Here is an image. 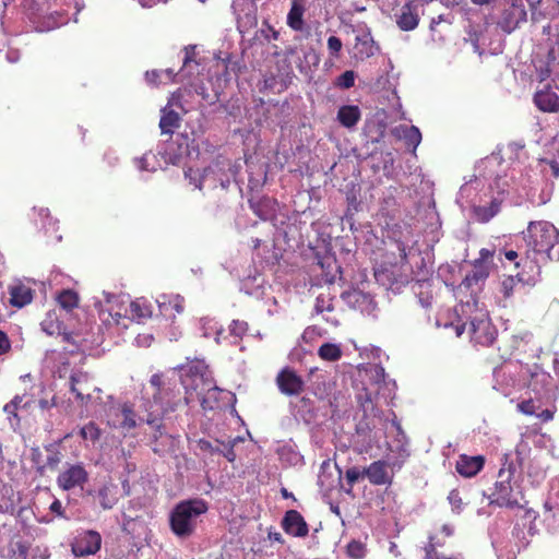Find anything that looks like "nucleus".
Here are the masks:
<instances>
[{
    "label": "nucleus",
    "instance_id": "52",
    "mask_svg": "<svg viewBox=\"0 0 559 559\" xmlns=\"http://www.w3.org/2000/svg\"><path fill=\"white\" fill-rule=\"evenodd\" d=\"M189 154V144L187 142V139H182V142L178 145V153L171 154L170 152H167L168 162L173 165H177L181 162V158L183 155Z\"/></svg>",
    "mask_w": 559,
    "mask_h": 559
},
{
    "label": "nucleus",
    "instance_id": "31",
    "mask_svg": "<svg viewBox=\"0 0 559 559\" xmlns=\"http://www.w3.org/2000/svg\"><path fill=\"white\" fill-rule=\"evenodd\" d=\"M374 277L378 283H380L383 286H386L388 289L394 292L399 290L402 286H404L407 283L406 277H395L393 270L390 269L376 270Z\"/></svg>",
    "mask_w": 559,
    "mask_h": 559
},
{
    "label": "nucleus",
    "instance_id": "28",
    "mask_svg": "<svg viewBox=\"0 0 559 559\" xmlns=\"http://www.w3.org/2000/svg\"><path fill=\"white\" fill-rule=\"evenodd\" d=\"M484 465L483 456H460L456 462V471L464 477L475 476Z\"/></svg>",
    "mask_w": 559,
    "mask_h": 559
},
{
    "label": "nucleus",
    "instance_id": "17",
    "mask_svg": "<svg viewBox=\"0 0 559 559\" xmlns=\"http://www.w3.org/2000/svg\"><path fill=\"white\" fill-rule=\"evenodd\" d=\"M88 479V473L82 464L69 465L59 474L57 483L63 490H71L75 487H82Z\"/></svg>",
    "mask_w": 559,
    "mask_h": 559
},
{
    "label": "nucleus",
    "instance_id": "22",
    "mask_svg": "<svg viewBox=\"0 0 559 559\" xmlns=\"http://www.w3.org/2000/svg\"><path fill=\"white\" fill-rule=\"evenodd\" d=\"M156 304L160 314L168 319L183 311V298L179 295L162 294L157 296Z\"/></svg>",
    "mask_w": 559,
    "mask_h": 559
},
{
    "label": "nucleus",
    "instance_id": "5",
    "mask_svg": "<svg viewBox=\"0 0 559 559\" xmlns=\"http://www.w3.org/2000/svg\"><path fill=\"white\" fill-rule=\"evenodd\" d=\"M207 510V503L201 498L180 501L169 514L171 532L179 538L190 537L197 530L200 516Z\"/></svg>",
    "mask_w": 559,
    "mask_h": 559
},
{
    "label": "nucleus",
    "instance_id": "43",
    "mask_svg": "<svg viewBox=\"0 0 559 559\" xmlns=\"http://www.w3.org/2000/svg\"><path fill=\"white\" fill-rule=\"evenodd\" d=\"M59 306L66 311H71L79 305V296L71 289L62 290L57 298Z\"/></svg>",
    "mask_w": 559,
    "mask_h": 559
},
{
    "label": "nucleus",
    "instance_id": "34",
    "mask_svg": "<svg viewBox=\"0 0 559 559\" xmlns=\"http://www.w3.org/2000/svg\"><path fill=\"white\" fill-rule=\"evenodd\" d=\"M360 119V109L356 105L342 106L337 111V120L345 128H353Z\"/></svg>",
    "mask_w": 559,
    "mask_h": 559
},
{
    "label": "nucleus",
    "instance_id": "41",
    "mask_svg": "<svg viewBox=\"0 0 559 559\" xmlns=\"http://www.w3.org/2000/svg\"><path fill=\"white\" fill-rule=\"evenodd\" d=\"M365 373L368 377V379L371 381V384L378 385V389H380L381 383L386 385L385 371L381 365H378V364L367 365L365 367Z\"/></svg>",
    "mask_w": 559,
    "mask_h": 559
},
{
    "label": "nucleus",
    "instance_id": "18",
    "mask_svg": "<svg viewBox=\"0 0 559 559\" xmlns=\"http://www.w3.org/2000/svg\"><path fill=\"white\" fill-rule=\"evenodd\" d=\"M281 393L285 395H298L304 391V380L289 368L283 369L276 378Z\"/></svg>",
    "mask_w": 559,
    "mask_h": 559
},
{
    "label": "nucleus",
    "instance_id": "6",
    "mask_svg": "<svg viewBox=\"0 0 559 559\" xmlns=\"http://www.w3.org/2000/svg\"><path fill=\"white\" fill-rule=\"evenodd\" d=\"M22 10L37 32H48L68 22L64 10L50 0H22Z\"/></svg>",
    "mask_w": 559,
    "mask_h": 559
},
{
    "label": "nucleus",
    "instance_id": "51",
    "mask_svg": "<svg viewBox=\"0 0 559 559\" xmlns=\"http://www.w3.org/2000/svg\"><path fill=\"white\" fill-rule=\"evenodd\" d=\"M404 141L407 146H412L413 151H415L416 147L421 142V133H420L419 129L415 126H411V129H408V131L404 138Z\"/></svg>",
    "mask_w": 559,
    "mask_h": 559
},
{
    "label": "nucleus",
    "instance_id": "64",
    "mask_svg": "<svg viewBox=\"0 0 559 559\" xmlns=\"http://www.w3.org/2000/svg\"><path fill=\"white\" fill-rule=\"evenodd\" d=\"M261 33L269 40L270 39L277 40L280 37V33L276 29H274L271 25H269L267 23L263 24V26L261 28Z\"/></svg>",
    "mask_w": 559,
    "mask_h": 559
},
{
    "label": "nucleus",
    "instance_id": "56",
    "mask_svg": "<svg viewBox=\"0 0 559 559\" xmlns=\"http://www.w3.org/2000/svg\"><path fill=\"white\" fill-rule=\"evenodd\" d=\"M539 165L542 166V171H549L555 178L559 177V162L555 159H540Z\"/></svg>",
    "mask_w": 559,
    "mask_h": 559
},
{
    "label": "nucleus",
    "instance_id": "4",
    "mask_svg": "<svg viewBox=\"0 0 559 559\" xmlns=\"http://www.w3.org/2000/svg\"><path fill=\"white\" fill-rule=\"evenodd\" d=\"M539 53H534L533 64L536 69V79L538 80V86L533 96L535 106L543 112H557L559 111V95L554 90L551 83H556V79L552 75L555 73V56L550 47L546 48V61L538 59ZM555 88H558L555 84Z\"/></svg>",
    "mask_w": 559,
    "mask_h": 559
},
{
    "label": "nucleus",
    "instance_id": "38",
    "mask_svg": "<svg viewBox=\"0 0 559 559\" xmlns=\"http://www.w3.org/2000/svg\"><path fill=\"white\" fill-rule=\"evenodd\" d=\"M127 307L132 319L143 320L152 316V305L144 298L131 301Z\"/></svg>",
    "mask_w": 559,
    "mask_h": 559
},
{
    "label": "nucleus",
    "instance_id": "8",
    "mask_svg": "<svg viewBox=\"0 0 559 559\" xmlns=\"http://www.w3.org/2000/svg\"><path fill=\"white\" fill-rule=\"evenodd\" d=\"M102 321L106 324L119 325L128 313L124 296L103 292L102 298L95 301Z\"/></svg>",
    "mask_w": 559,
    "mask_h": 559
},
{
    "label": "nucleus",
    "instance_id": "16",
    "mask_svg": "<svg viewBox=\"0 0 559 559\" xmlns=\"http://www.w3.org/2000/svg\"><path fill=\"white\" fill-rule=\"evenodd\" d=\"M355 36V45L353 56L358 61H364L374 56L379 47L373 40L370 29L367 26L358 28Z\"/></svg>",
    "mask_w": 559,
    "mask_h": 559
},
{
    "label": "nucleus",
    "instance_id": "61",
    "mask_svg": "<svg viewBox=\"0 0 559 559\" xmlns=\"http://www.w3.org/2000/svg\"><path fill=\"white\" fill-rule=\"evenodd\" d=\"M12 342L8 334L0 330V356L8 355L12 350Z\"/></svg>",
    "mask_w": 559,
    "mask_h": 559
},
{
    "label": "nucleus",
    "instance_id": "19",
    "mask_svg": "<svg viewBox=\"0 0 559 559\" xmlns=\"http://www.w3.org/2000/svg\"><path fill=\"white\" fill-rule=\"evenodd\" d=\"M395 17L396 24L402 31H413L419 24L420 9L413 1H408L402 5Z\"/></svg>",
    "mask_w": 559,
    "mask_h": 559
},
{
    "label": "nucleus",
    "instance_id": "35",
    "mask_svg": "<svg viewBox=\"0 0 559 559\" xmlns=\"http://www.w3.org/2000/svg\"><path fill=\"white\" fill-rule=\"evenodd\" d=\"M200 330L202 332V336L205 338L214 335V341L217 345L223 343V328L212 318L204 317L200 319Z\"/></svg>",
    "mask_w": 559,
    "mask_h": 559
},
{
    "label": "nucleus",
    "instance_id": "12",
    "mask_svg": "<svg viewBox=\"0 0 559 559\" xmlns=\"http://www.w3.org/2000/svg\"><path fill=\"white\" fill-rule=\"evenodd\" d=\"M341 297L349 308L358 310L364 316L371 318L378 316L377 302L369 293L354 288L342 293Z\"/></svg>",
    "mask_w": 559,
    "mask_h": 559
},
{
    "label": "nucleus",
    "instance_id": "62",
    "mask_svg": "<svg viewBox=\"0 0 559 559\" xmlns=\"http://www.w3.org/2000/svg\"><path fill=\"white\" fill-rule=\"evenodd\" d=\"M28 547L21 542H16L12 545V551L14 559H27Z\"/></svg>",
    "mask_w": 559,
    "mask_h": 559
},
{
    "label": "nucleus",
    "instance_id": "50",
    "mask_svg": "<svg viewBox=\"0 0 559 559\" xmlns=\"http://www.w3.org/2000/svg\"><path fill=\"white\" fill-rule=\"evenodd\" d=\"M81 437L84 440H90L92 442H95L100 437V430L94 423H88L80 430Z\"/></svg>",
    "mask_w": 559,
    "mask_h": 559
},
{
    "label": "nucleus",
    "instance_id": "44",
    "mask_svg": "<svg viewBox=\"0 0 559 559\" xmlns=\"http://www.w3.org/2000/svg\"><path fill=\"white\" fill-rule=\"evenodd\" d=\"M418 240L414 237L411 240H399L397 249L400 251L401 259L404 262H408L409 258L415 253H418L419 250L417 248Z\"/></svg>",
    "mask_w": 559,
    "mask_h": 559
},
{
    "label": "nucleus",
    "instance_id": "45",
    "mask_svg": "<svg viewBox=\"0 0 559 559\" xmlns=\"http://www.w3.org/2000/svg\"><path fill=\"white\" fill-rule=\"evenodd\" d=\"M248 324L245 321L234 320L229 325V335L224 340H229L230 344H237L246 334Z\"/></svg>",
    "mask_w": 559,
    "mask_h": 559
},
{
    "label": "nucleus",
    "instance_id": "53",
    "mask_svg": "<svg viewBox=\"0 0 559 559\" xmlns=\"http://www.w3.org/2000/svg\"><path fill=\"white\" fill-rule=\"evenodd\" d=\"M314 310L317 313L332 312L334 305L329 296L320 295L316 299Z\"/></svg>",
    "mask_w": 559,
    "mask_h": 559
},
{
    "label": "nucleus",
    "instance_id": "58",
    "mask_svg": "<svg viewBox=\"0 0 559 559\" xmlns=\"http://www.w3.org/2000/svg\"><path fill=\"white\" fill-rule=\"evenodd\" d=\"M38 216L41 219V227L45 228L48 231V227H52L55 229L56 221L50 217L49 210L40 207L37 210Z\"/></svg>",
    "mask_w": 559,
    "mask_h": 559
},
{
    "label": "nucleus",
    "instance_id": "10",
    "mask_svg": "<svg viewBox=\"0 0 559 559\" xmlns=\"http://www.w3.org/2000/svg\"><path fill=\"white\" fill-rule=\"evenodd\" d=\"M468 332L472 341L481 346H488L492 344L496 338L497 331L491 324L487 312L476 311V313L469 318Z\"/></svg>",
    "mask_w": 559,
    "mask_h": 559
},
{
    "label": "nucleus",
    "instance_id": "46",
    "mask_svg": "<svg viewBox=\"0 0 559 559\" xmlns=\"http://www.w3.org/2000/svg\"><path fill=\"white\" fill-rule=\"evenodd\" d=\"M366 477L365 468L360 469L356 466L349 467L345 473V480L347 483V488H345L346 493H352L354 485L361 478Z\"/></svg>",
    "mask_w": 559,
    "mask_h": 559
},
{
    "label": "nucleus",
    "instance_id": "29",
    "mask_svg": "<svg viewBox=\"0 0 559 559\" xmlns=\"http://www.w3.org/2000/svg\"><path fill=\"white\" fill-rule=\"evenodd\" d=\"M523 152V146L519 143H510L504 148L503 156L510 162L512 169L510 174V178L513 180L515 178V174L522 176V163L521 155ZM504 177H509L508 174Z\"/></svg>",
    "mask_w": 559,
    "mask_h": 559
},
{
    "label": "nucleus",
    "instance_id": "30",
    "mask_svg": "<svg viewBox=\"0 0 559 559\" xmlns=\"http://www.w3.org/2000/svg\"><path fill=\"white\" fill-rule=\"evenodd\" d=\"M480 185V179L475 178L474 180H471L469 182L464 183L457 193L456 202L460 204L461 207H465L467 205L474 206L476 204V191L478 190Z\"/></svg>",
    "mask_w": 559,
    "mask_h": 559
},
{
    "label": "nucleus",
    "instance_id": "23",
    "mask_svg": "<svg viewBox=\"0 0 559 559\" xmlns=\"http://www.w3.org/2000/svg\"><path fill=\"white\" fill-rule=\"evenodd\" d=\"M305 12L306 0H292V5L286 16L287 26L295 32H304L306 29Z\"/></svg>",
    "mask_w": 559,
    "mask_h": 559
},
{
    "label": "nucleus",
    "instance_id": "47",
    "mask_svg": "<svg viewBox=\"0 0 559 559\" xmlns=\"http://www.w3.org/2000/svg\"><path fill=\"white\" fill-rule=\"evenodd\" d=\"M46 450L48 452L46 462L43 466H38V471L40 473H43L45 468H50V469L57 468V466L61 462V457H62L61 453L59 451H57L53 445H49L48 448H46Z\"/></svg>",
    "mask_w": 559,
    "mask_h": 559
},
{
    "label": "nucleus",
    "instance_id": "32",
    "mask_svg": "<svg viewBox=\"0 0 559 559\" xmlns=\"http://www.w3.org/2000/svg\"><path fill=\"white\" fill-rule=\"evenodd\" d=\"M489 275V267L486 263L477 261L472 270L462 282V286L469 289L474 286H478L479 283H483Z\"/></svg>",
    "mask_w": 559,
    "mask_h": 559
},
{
    "label": "nucleus",
    "instance_id": "2",
    "mask_svg": "<svg viewBox=\"0 0 559 559\" xmlns=\"http://www.w3.org/2000/svg\"><path fill=\"white\" fill-rule=\"evenodd\" d=\"M526 438L542 431V425L552 420L556 413L551 376L537 364L526 377Z\"/></svg>",
    "mask_w": 559,
    "mask_h": 559
},
{
    "label": "nucleus",
    "instance_id": "59",
    "mask_svg": "<svg viewBox=\"0 0 559 559\" xmlns=\"http://www.w3.org/2000/svg\"><path fill=\"white\" fill-rule=\"evenodd\" d=\"M343 44L342 40L336 36H330L328 38V49L332 57H338L340 51L342 50Z\"/></svg>",
    "mask_w": 559,
    "mask_h": 559
},
{
    "label": "nucleus",
    "instance_id": "60",
    "mask_svg": "<svg viewBox=\"0 0 559 559\" xmlns=\"http://www.w3.org/2000/svg\"><path fill=\"white\" fill-rule=\"evenodd\" d=\"M448 500L452 507V511L460 513L462 510L463 502H462V498L460 497L459 491L455 489L451 490L448 496Z\"/></svg>",
    "mask_w": 559,
    "mask_h": 559
},
{
    "label": "nucleus",
    "instance_id": "14",
    "mask_svg": "<svg viewBox=\"0 0 559 559\" xmlns=\"http://www.w3.org/2000/svg\"><path fill=\"white\" fill-rule=\"evenodd\" d=\"M102 546V536L96 531H84L79 533L72 545L71 550L75 557H84L96 554Z\"/></svg>",
    "mask_w": 559,
    "mask_h": 559
},
{
    "label": "nucleus",
    "instance_id": "24",
    "mask_svg": "<svg viewBox=\"0 0 559 559\" xmlns=\"http://www.w3.org/2000/svg\"><path fill=\"white\" fill-rule=\"evenodd\" d=\"M379 390H377V393L373 392L372 389H369V388H362L358 393H357V401L360 405V407L362 408V412H364V415L365 417H378L379 415V412H378V395H379Z\"/></svg>",
    "mask_w": 559,
    "mask_h": 559
},
{
    "label": "nucleus",
    "instance_id": "1",
    "mask_svg": "<svg viewBox=\"0 0 559 559\" xmlns=\"http://www.w3.org/2000/svg\"><path fill=\"white\" fill-rule=\"evenodd\" d=\"M177 378L180 381V385L185 389L186 395L183 401L186 405H190L194 401L195 394L203 408L212 409L214 407L211 400H216L219 389L213 385L206 366L202 362L182 366L178 371H171V377L166 379L157 373L151 377L150 383L155 392L147 424L154 425L157 416L173 413L181 405L180 388L176 382Z\"/></svg>",
    "mask_w": 559,
    "mask_h": 559
},
{
    "label": "nucleus",
    "instance_id": "37",
    "mask_svg": "<svg viewBox=\"0 0 559 559\" xmlns=\"http://www.w3.org/2000/svg\"><path fill=\"white\" fill-rule=\"evenodd\" d=\"M252 211L263 221L273 217L276 202L270 198H263L258 201H250Z\"/></svg>",
    "mask_w": 559,
    "mask_h": 559
},
{
    "label": "nucleus",
    "instance_id": "40",
    "mask_svg": "<svg viewBox=\"0 0 559 559\" xmlns=\"http://www.w3.org/2000/svg\"><path fill=\"white\" fill-rule=\"evenodd\" d=\"M430 281H418L413 286L415 295L418 297L420 305L428 308L432 304V295L430 294Z\"/></svg>",
    "mask_w": 559,
    "mask_h": 559
},
{
    "label": "nucleus",
    "instance_id": "27",
    "mask_svg": "<svg viewBox=\"0 0 559 559\" xmlns=\"http://www.w3.org/2000/svg\"><path fill=\"white\" fill-rule=\"evenodd\" d=\"M365 475L373 485H385L391 481L386 464L383 461H376L365 468Z\"/></svg>",
    "mask_w": 559,
    "mask_h": 559
},
{
    "label": "nucleus",
    "instance_id": "7",
    "mask_svg": "<svg viewBox=\"0 0 559 559\" xmlns=\"http://www.w3.org/2000/svg\"><path fill=\"white\" fill-rule=\"evenodd\" d=\"M499 478L501 480L497 484V502L508 508L521 509L520 500L524 497L520 483L521 472L516 473V468L511 463L508 469L504 466L500 468Z\"/></svg>",
    "mask_w": 559,
    "mask_h": 559
},
{
    "label": "nucleus",
    "instance_id": "11",
    "mask_svg": "<svg viewBox=\"0 0 559 559\" xmlns=\"http://www.w3.org/2000/svg\"><path fill=\"white\" fill-rule=\"evenodd\" d=\"M195 46H187L183 49L185 57L182 60L181 69L175 73L173 69L158 70L159 71V82L163 84L174 82V81H185L193 76L194 71L198 70L199 63L195 60Z\"/></svg>",
    "mask_w": 559,
    "mask_h": 559
},
{
    "label": "nucleus",
    "instance_id": "42",
    "mask_svg": "<svg viewBox=\"0 0 559 559\" xmlns=\"http://www.w3.org/2000/svg\"><path fill=\"white\" fill-rule=\"evenodd\" d=\"M318 355L326 361H336L342 357V349L338 344L324 343L318 349Z\"/></svg>",
    "mask_w": 559,
    "mask_h": 559
},
{
    "label": "nucleus",
    "instance_id": "25",
    "mask_svg": "<svg viewBox=\"0 0 559 559\" xmlns=\"http://www.w3.org/2000/svg\"><path fill=\"white\" fill-rule=\"evenodd\" d=\"M513 8L511 12H504L502 21L499 23L500 27L507 32L511 33L524 19V8L522 0H507Z\"/></svg>",
    "mask_w": 559,
    "mask_h": 559
},
{
    "label": "nucleus",
    "instance_id": "54",
    "mask_svg": "<svg viewBox=\"0 0 559 559\" xmlns=\"http://www.w3.org/2000/svg\"><path fill=\"white\" fill-rule=\"evenodd\" d=\"M235 443H236V439L228 440L227 442L222 441L219 449H216L218 451V455H223L229 462H234L236 459V454L234 451Z\"/></svg>",
    "mask_w": 559,
    "mask_h": 559
},
{
    "label": "nucleus",
    "instance_id": "26",
    "mask_svg": "<svg viewBox=\"0 0 559 559\" xmlns=\"http://www.w3.org/2000/svg\"><path fill=\"white\" fill-rule=\"evenodd\" d=\"M214 174V169L210 166L205 169H203L202 173L200 170H194L192 168H188L185 171V177L189 179V182L191 185H194L195 188L202 189L203 186H207L210 188L216 187V180L212 178V175Z\"/></svg>",
    "mask_w": 559,
    "mask_h": 559
},
{
    "label": "nucleus",
    "instance_id": "36",
    "mask_svg": "<svg viewBox=\"0 0 559 559\" xmlns=\"http://www.w3.org/2000/svg\"><path fill=\"white\" fill-rule=\"evenodd\" d=\"M179 122H180V116L174 109L166 106L162 110V117H160V121H159V128L162 130V133H164V134L174 133L175 129H177L179 127Z\"/></svg>",
    "mask_w": 559,
    "mask_h": 559
},
{
    "label": "nucleus",
    "instance_id": "49",
    "mask_svg": "<svg viewBox=\"0 0 559 559\" xmlns=\"http://www.w3.org/2000/svg\"><path fill=\"white\" fill-rule=\"evenodd\" d=\"M366 546L359 540H352L346 546V554L353 559H362L366 556Z\"/></svg>",
    "mask_w": 559,
    "mask_h": 559
},
{
    "label": "nucleus",
    "instance_id": "48",
    "mask_svg": "<svg viewBox=\"0 0 559 559\" xmlns=\"http://www.w3.org/2000/svg\"><path fill=\"white\" fill-rule=\"evenodd\" d=\"M155 155L145 153L142 157L135 158L134 163L140 171H154L156 170Z\"/></svg>",
    "mask_w": 559,
    "mask_h": 559
},
{
    "label": "nucleus",
    "instance_id": "39",
    "mask_svg": "<svg viewBox=\"0 0 559 559\" xmlns=\"http://www.w3.org/2000/svg\"><path fill=\"white\" fill-rule=\"evenodd\" d=\"M499 209L500 203L496 199L491 200L489 206L474 204V217L480 223H487L499 212Z\"/></svg>",
    "mask_w": 559,
    "mask_h": 559
},
{
    "label": "nucleus",
    "instance_id": "13",
    "mask_svg": "<svg viewBox=\"0 0 559 559\" xmlns=\"http://www.w3.org/2000/svg\"><path fill=\"white\" fill-rule=\"evenodd\" d=\"M69 388L75 395L76 400L82 404H87L92 400L93 391H99V389L93 383L88 373L82 370L71 371Z\"/></svg>",
    "mask_w": 559,
    "mask_h": 559
},
{
    "label": "nucleus",
    "instance_id": "57",
    "mask_svg": "<svg viewBox=\"0 0 559 559\" xmlns=\"http://www.w3.org/2000/svg\"><path fill=\"white\" fill-rule=\"evenodd\" d=\"M219 440H216L215 443H212L210 440L200 439L198 441V448L203 451L207 452L210 454H218V451L216 449H219L221 447Z\"/></svg>",
    "mask_w": 559,
    "mask_h": 559
},
{
    "label": "nucleus",
    "instance_id": "20",
    "mask_svg": "<svg viewBox=\"0 0 559 559\" xmlns=\"http://www.w3.org/2000/svg\"><path fill=\"white\" fill-rule=\"evenodd\" d=\"M282 527L286 534L294 537H305L309 532L307 522L296 510L286 511L282 520Z\"/></svg>",
    "mask_w": 559,
    "mask_h": 559
},
{
    "label": "nucleus",
    "instance_id": "55",
    "mask_svg": "<svg viewBox=\"0 0 559 559\" xmlns=\"http://www.w3.org/2000/svg\"><path fill=\"white\" fill-rule=\"evenodd\" d=\"M355 72L347 70L337 78V86L342 88H350L355 84Z\"/></svg>",
    "mask_w": 559,
    "mask_h": 559
},
{
    "label": "nucleus",
    "instance_id": "15",
    "mask_svg": "<svg viewBox=\"0 0 559 559\" xmlns=\"http://www.w3.org/2000/svg\"><path fill=\"white\" fill-rule=\"evenodd\" d=\"M107 424L112 428L128 432L136 426L135 414L127 404L112 406L107 413Z\"/></svg>",
    "mask_w": 559,
    "mask_h": 559
},
{
    "label": "nucleus",
    "instance_id": "3",
    "mask_svg": "<svg viewBox=\"0 0 559 559\" xmlns=\"http://www.w3.org/2000/svg\"><path fill=\"white\" fill-rule=\"evenodd\" d=\"M559 230L547 221L530 222L526 227V269L531 274L526 285H535L539 281L542 265L549 261L550 250L558 242Z\"/></svg>",
    "mask_w": 559,
    "mask_h": 559
},
{
    "label": "nucleus",
    "instance_id": "9",
    "mask_svg": "<svg viewBox=\"0 0 559 559\" xmlns=\"http://www.w3.org/2000/svg\"><path fill=\"white\" fill-rule=\"evenodd\" d=\"M531 8L532 27L540 28L543 34L550 33L551 21L559 17L557 0H526Z\"/></svg>",
    "mask_w": 559,
    "mask_h": 559
},
{
    "label": "nucleus",
    "instance_id": "63",
    "mask_svg": "<svg viewBox=\"0 0 559 559\" xmlns=\"http://www.w3.org/2000/svg\"><path fill=\"white\" fill-rule=\"evenodd\" d=\"M516 281L521 282L520 273H518L515 277L508 276L506 280H503L502 289L506 296H510Z\"/></svg>",
    "mask_w": 559,
    "mask_h": 559
},
{
    "label": "nucleus",
    "instance_id": "21",
    "mask_svg": "<svg viewBox=\"0 0 559 559\" xmlns=\"http://www.w3.org/2000/svg\"><path fill=\"white\" fill-rule=\"evenodd\" d=\"M90 495L98 501L104 510H110L119 500L118 485L111 480L105 481L97 490L90 491Z\"/></svg>",
    "mask_w": 559,
    "mask_h": 559
},
{
    "label": "nucleus",
    "instance_id": "33",
    "mask_svg": "<svg viewBox=\"0 0 559 559\" xmlns=\"http://www.w3.org/2000/svg\"><path fill=\"white\" fill-rule=\"evenodd\" d=\"M10 301L15 307H24L33 299L32 289L24 284H14L10 287Z\"/></svg>",
    "mask_w": 559,
    "mask_h": 559
}]
</instances>
